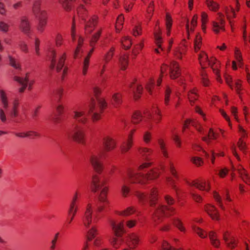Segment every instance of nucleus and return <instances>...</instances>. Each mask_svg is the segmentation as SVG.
<instances>
[{"mask_svg":"<svg viewBox=\"0 0 250 250\" xmlns=\"http://www.w3.org/2000/svg\"><path fill=\"white\" fill-rule=\"evenodd\" d=\"M165 170V166L163 165L150 169L146 174L136 171L133 168H129L127 170L126 175L130 184L145 185L148 181L157 179L161 174L160 171H164Z\"/></svg>","mask_w":250,"mask_h":250,"instance_id":"f257e3e1","label":"nucleus"},{"mask_svg":"<svg viewBox=\"0 0 250 250\" xmlns=\"http://www.w3.org/2000/svg\"><path fill=\"white\" fill-rule=\"evenodd\" d=\"M0 101L1 107H0V120L2 122L6 121V116H10L12 118L18 116L19 111L20 103L18 100H15L12 104L11 109L8 102L7 94L3 89H0Z\"/></svg>","mask_w":250,"mask_h":250,"instance_id":"f03ea898","label":"nucleus"},{"mask_svg":"<svg viewBox=\"0 0 250 250\" xmlns=\"http://www.w3.org/2000/svg\"><path fill=\"white\" fill-rule=\"evenodd\" d=\"M165 200L168 206L160 205L155 210L152 219L156 224H159L164 218L165 216H170L176 213V208L171 206L175 203L174 198L169 195L165 196Z\"/></svg>","mask_w":250,"mask_h":250,"instance_id":"7ed1b4c3","label":"nucleus"},{"mask_svg":"<svg viewBox=\"0 0 250 250\" xmlns=\"http://www.w3.org/2000/svg\"><path fill=\"white\" fill-rule=\"evenodd\" d=\"M101 218V214L95 211L92 203H88L84 208L82 217L83 226L85 228H89L91 225L97 223Z\"/></svg>","mask_w":250,"mask_h":250,"instance_id":"20e7f679","label":"nucleus"},{"mask_svg":"<svg viewBox=\"0 0 250 250\" xmlns=\"http://www.w3.org/2000/svg\"><path fill=\"white\" fill-rule=\"evenodd\" d=\"M49 57L51 60V62L49 67L51 69H56L57 72H60L63 68L64 62L66 58V54L65 52L60 55L58 61L57 62V54L54 49H52L49 54Z\"/></svg>","mask_w":250,"mask_h":250,"instance_id":"39448f33","label":"nucleus"},{"mask_svg":"<svg viewBox=\"0 0 250 250\" xmlns=\"http://www.w3.org/2000/svg\"><path fill=\"white\" fill-rule=\"evenodd\" d=\"M14 80L18 82L22 85L19 90L20 93L23 92L27 86L29 90L31 89L32 86L35 83L34 76L31 72L26 73L24 78L19 76H15Z\"/></svg>","mask_w":250,"mask_h":250,"instance_id":"423d86ee","label":"nucleus"},{"mask_svg":"<svg viewBox=\"0 0 250 250\" xmlns=\"http://www.w3.org/2000/svg\"><path fill=\"white\" fill-rule=\"evenodd\" d=\"M103 155L102 152L97 154H93L89 158L90 163L94 170L99 174H101L104 169V163L101 160Z\"/></svg>","mask_w":250,"mask_h":250,"instance_id":"0eeeda50","label":"nucleus"},{"mask_svg":"<svg viewBox=\"0 0 250 250\" xmlns=\"http://www.w3.org/2000/svg\"><path fill=\"white\" fill-rule=\"evenodd\" d=\"M212 31L215 34H219L225 31V21L223 13H217V18L216 20L212 21Z\"/></svg>","mask_w":250,"mask_h":250,"instance_id":"6e6552de","label":"nucleus"},{"mask_svg":"<svg viewBox=\"0 0 250 250\" xmlns=\"http://www.w3.org/2000/svg\"><path fill=\"white\" fill-rule=\"evenodd\" d=\"M208 66L211 67L213 73L216 76V81L220 83H222L223 82V80L222 79L220 73V61L217 59L215 57H210V63Z\"/></svg>","mask_w":250,"mask_h":250,"instance_id":"1a4fd4ad","label":"nucleus"},{"mask_svg":"<svg viewBox=\"0 0 250 250\" xmlns=\"http://www.w3.org/2000/svg\"><path fill=\"white\" fill-rule=\"evenodd\" d=\"M136 131V129H131L128 134L126 139L121 145L120 149L122 153H127L133 146L134 143L133 137Z\"/></svg>","mask_w":250,"mask_h":250,"instance_id":"9d476101","label":"nucleus"},{"mask_svg":"<svg viewBox=\"0 0 250 250\" xmlns=\"http://www.w3.org/2000/svg\"><path fill=\"white\" fill-rule=\"evenodd\" d=\"M71 139L75 142L81 144L85 143L86 135L83 129L79 126H77L73 132L71 134Z\"/></svg>","mask_w":250,"mask_h":250,"instance_id":"9b49d317","label":"nucleus"},{"mask_svg":"<svg viewBox=\"0 0 250 250\" xmlns=\"http://www.w3.org/2000/svg\"><path fill=\"white\" fill-rule=\"evenodd\" d=\"M204 210L212 220H220V215L219 210L214 205L211 204L205 205Z\"/></svg>","mask_w":250,"mask_h":250,"instance_id":"f8f14e48","label":"nucleus"},{"mask_svg":"<svg viewBox=\"0 0 250 250\" xmlns=\"http://www.w3.org/2000/svg\"><path fill=\"white\" fill-rule=\"evenodd\" d=\"M103 145L106 152H110L117 147V142L110 135H105L103 138Z\"/></svg>","mask_w":250,"mask_h":250,"instance_id":"ddd939ff","label":"nucleus"},{"mask_svg":"<svg viewBox=\"0 0 250 250\" xmlns=\"http://www.w3.org/2000/svg\"><path fill=\"white\" fill-rule=\"evenodd\" d=\"M223 239L227 247L231 250L234 249L237 246L236 238L228 230L224 232Z\"/></svg>","mask_w":250,"mask_h":250,"instance_id":"4468645a","label":"nucleus"},{"mask_svg":"<svg viewBox=\"0 0 250 250\" xmlns=\"http://www.w3.org/2000/svg\"><path fill=\"white\" fill-rule=\"evenodd\" d=\"M73 118L79 123L82 124H86L88 121L85 111L82 108H78L73 111Z\"/></svg>","mask_w":250,"mask_h":250,"instance_id":"2eb2a0df","label":"nucleus"},{"mask_svg":"<svg viewBox=\"0 0 250 250\" xmlns=\"http://www.w3.org/2000/svg\"><path fill=\"white\" fill-rule=\"evenodd\" d=\"M128 247L130 249H135L141 243L140 236L136 233H131L128 235Z\"/></svg>","mask_w":250,"mask_h":250,"instance_id":"dca6fc26","label":"nucleus"},{"mask_svg":"<svg viewBox=\"0 0 250 250\" xmlns=\"http://www.w3.org/2000/svg\"><path fill=\"white\" fill-rule=\"evenodd\" d=\"M19 27V29L23 33L29 34L31 30V25L29 19L25 16L21 17Z\"/></svg>","mask_w":250,"mask_h":250,"instance_id":"f3484780","label":"nucleus"},{"mask_svg":"<svg viewBox=\"0 0 250 250\" xmlns=\"http://www.w3.org/2000/svg\"><path fill=\"white\" fill-rule=\"evenodd\" d=\"M154 41L157 47L154 49V51L156 53L159 54L163 50L162 46L163 40L162 37V32L159 29L158 32L156 31L154 33Z\"/></svg>","mask_w":250,"mask_h":250,"instance_id":"a211bd4d","label":"nucleus"},{"mask_svg":"<svg viewBox=\"0 0 250 250\" xmlns=\"http://www.w3.org/2000/svg\"><path fill=\"white\" fill-rule=\"evenodd\" d=\"M181 74V71L179 63L175 61H173L170 63L169 66V77L171 79L177 78Z\"/></svg>","mask_w":250,"mask_h":250,"instance_id":"6ab92c4d","label":"nucleus"},{"mask_svg":"<svg viewBox=\"0 0 250 250\" xmlns=\"http://www.w3.org/2000/svg\"><path fill=\"white\" fill-rule=\"evenodd\" d=\"M184 42L185 40H183L182 42L174 49L173 54L177 59L182 60L186 54L187 48Z\"/></svg>","mask_w":250,"mask_h":250,"instance_id":"aec40b11","label":"nucleus"},{"mask_svg":"<svg viewBox=\"0 0 250 250\" xmlns=\"http://www.w3.org/2000/svg\"><path fill=\"white\" fill-rule=\"evenodd\" d=\"M112 229L114 235L117 237H122L124 232V224L123 221L112 222Z\"/></svg>","mask_w":250,"mask_h":250,"instance_id":"412c9836","label":"nucleus"},{"mask_svg":"<svg viewBox=\"0 0 250 250\" xmlns=\"http://www.w3.org/2000/svg\"><path fill=\"white\" fill-rule=\"evenodd\" d=\"M89 113H93L91 116V119L93 122H96L100 120L101 118V114L102 113H100L99 110L98 112L96 111V105L94 100H93L89 106Z\"/></svg>","mask_w":250,"mask_h":250,"instance_id":"4be33fe9","label":"nucleus"},{"mask_svg":"<svg viewBox=\"0 0 250 250\" xmlns=\"http://www.w3.org/2000/svg\"><path fill=\"white\" fill-rule=\"evenodd\" d=\"M199 63L202 68L204 70L207 67L210 63V58L208 57L207 54L205 51H201L198 55Z\"/></svg>","mask_w":250,"mask_h":250,"instance_id":"5701e85b","label":"nucleus"},{"mask_svg":"<svg viewBox=\"0 0 250 250\" xmlns=\"http://www.w3.org/2000/svg\"><path fill=\"white\" fill-rule=\"evenodd\" d=\"M105 184V182H103L102 185L100 184V178L97 175L94 174L92 177L91 181V190L94 192H96L101 187Z\"/></svg>","mask_w":250,"mask_h":250,"instance_id":"b1692460","label":"nucleus"},{"mask_svg":"<svg viewBox=\"0 0 250 250\" xmlns=\"http://www.w3.org/2000/svg\"><path fill=\"white\" fill-rule=\"evenodd\" d=\"M146 111L143 112L140 111H135L134 112L131 117V122L133 124L138 125L141 123L144 118V115L146 114Z\"/></svg>","mask_w":250,"mask_h":250,"instance_id":"393cba45","label":"nucleus"},{"mask_svg":"<svg viewBox=\"0 0 250 250\" xmlns=\"http://www.w3.org/2000/svg\"><path fill=\"white\" fill-rule=\"evenodd\" d=\"M97 21L96 16H93L90 18L85 26V32L86 34H90L93 31L97 24Z\"/></svg>","mask_w":250,"mask_h":250,"instance_id":"a878e982","label":"nucleus"},{"mask_svg":"<svg viewBox=\"0 0 250 250\" xmlns=\"http://www.w3.org/2000/svg\"><path fill=\"white\" fill-rule=\"evenodd\" d=\"M123 95L120 92H115L113 94L111 100V104L115 108H118L123 102Z\"/></svg>","mask_w":250,"mask_h":250,"instance_id":"bb28decb","label":"nucleus"},{"mask_svg":"<svg viewBox=\"0 0 250 250\" xmlns=\"http://www.w3.org/2000/svg\"><path fill=\"white\" fill-rule=\"evenodd\" d=\"M129 57L127 54H121L118 59V64L122 70H125L128 67Z\"/></svg>","mask_w":250,"mask_h":250,"instance_id":"cd10ccee","label":"nucleus"},{"mask_svg":"<svg viewBox=\"0 0 250 250\" xmlns=\"http://www.w3.org/2000/svg\"><path fill=\"white\" fill-rule=\"evenodd\" d=\"M237 170L238 171L240 177L242 180L247 184L250 185V176L247 170L241 165H239L237 167Z\"/></svg>","mask_w":250,"mask_h":250,"instance_id":"c85d7f7f","label":"nucleus"},{"mask_svg":"<svg viewBox=\"0 0 250 250\" xmlns=\"http://www.w3.org/2000/svg\"><path fill=\"white\" fill-rule=\"evenodd\" d=\"M173 226L176 227L181 232L185 233L187 229L182 219L178 217H175L172 219Z\"/></svg>","mask_w":250,"mask_h":250,"instance_id":"c756f323","label":"nucleus"},{"mask_svg":"<svg viewBox=\"0 0 250 250\" xmlns=\"http://www.w3.org/2000/svg\"><path fill=\"white\" fill-rule=\"evenodd\" d=\"M77 16L79 20L84 21L88 15V12L84 6L83 4L80 5L77 8Z\"/></svg>","mask_w":250,"mask_h":250,"instance_id":"7c9ffc66","label":"nucleus"},{"mask_svg":"<svg viewBox=\"0 0 250 250\" xmlns=\"http://www.w3.org/2000/svg\"><path fill=\"white\" fill-rule=\"evenodd\" d=\"M208 237L211 244L214 247L219 248L221 245V242L218 238L217 233L214 231H210L208 233Z\"/></svg>","mask_w":250,"mask_h":250,"instance_id":"2f4dec72","label":"nucleus"},{"mask_svg":"<svg viewBox=\"0 0 250 250\" xmlns=\"http://www.w3.org/2000/svg\"><path fill=\"white\" fill-rule=\"evenodd\" d=\"M198 18V15L195 14L193 16L190 23L188 21L187 22L186 24V29L188 37L189 35L190 32H192L196 26Z\"/></svg>","mask_w":250,"mask_h":250,"instance_id":"473e14b6","label":"nucleus"},{"mask_svg":"<svg viewBox=\"0 0 250 250\" xmlns=\"http://www.w3.org/2000/svg\"><path fill=\"white\" fill-rule=\"evenodd\" d=\"M121 237H122L116 236L114 235V236L110 239V243L113 248L118 249L122 245L124 240Z\"/></svg>","mask_w":250,"mask_h":250,"instance_id":"72a5a7b5","label":"nucleus"},{"mask_svg":"<svg viewBox=\"0 0 250 250\" xmlns=\"http://www.w3.org/2000/svg\"><path fill=\"white\" fill-rule=\"evenodd\" d=\"M158 190L156 188H153L151 189L149 195L150 205L151 206H154L158 200Z\"/></svg>","mask_w":250,"mask_h":250,"instance_id":"f704fd0d","label":"nucleus"},{"mask_svg":"<svg viewBox=\"0 0 250 250\" xmlns=\"http://www.w3.org/2000/svg\"><path fill=\"white\" fill-rule=\"evenodd\" d=\"M209 21L208 16L207 12L202 11L201 13V28L206 33L207 25Z\"/></svg>","mask_w":250,"mask_h":250,"instance_id":"c9c22d12","label":"nucleus"},{"mask_svg":"<svg viewBox=\"0 0 250 250\" xmlns=\"http://www.w3.org/2000/svg\"><path fill=\"white\" fill-rule=\"evenodd\" d=\"M98 234L97 226H93L87 232L86 237L89 241H92Z\"/></svg>","mask_w":250,"mask_h":250,"instance_id":"e433bc0d","label":"nucleus"},{"mask_svg":"<svg viewBox=\"0 0 250 250\" xmlns=\"http://www.w3.org/2000/svg\"><path fill=\"white\" fill-rule=\"evenodd\" d=\"M218 133L214 131L210 128L209 129L207 137H203V140L207 143H209L210 140H216L218 137Z\"/></svg>","mask_w":250,"mask_h":250,"instance_id":"4c0bfd02","label":"nucleus"},{"mask_svg":"<svg viewBox=\"0 0 250 250\" xmlns=\"http://www.w3.org/2000/svg\"><path fill=\"white\" fill-rule=\"evenodd\" d=\"M198 90L196 88L190 90L188 94V99L191 105H192L195 101L198 98Z\"/></svg>","mask_w":250,"mask_h":250,"instance_id":"58836bf2","label":"nucleus"},{"mask_svg":"<svg viewBox=\"0 0 250 250\" xmlns=\"http://www.w3.org/2000/svg\"><path fill=\"white\" fill-rule=\"evenodd\" d=\"M192 229L200 238H206L207 237L208 233L206 231L197 226L193 224L192 225Z\"/></svg>","mask_w":250,"mask_h":250,"instance_id":"ea45409f","label":"nucleus"},{"mask_svg":"<svg viewBox=\"0 0 250 250\" xmlns=\"http://www.w3.org/2000/svg\"><path fill=\"white\" fill-rule=\"evenodd\" d=\"M166 180L167 184L169 186H171L172 187V188L174 190L176 195L177 196H179V194L180 193V189L176 186V184H175V181L174 179V178L170 176H167L166 178Z\"/></svg>","mask_w":250,"mask_h":250,"instance_id":"a19ab883","label":"nucleus"},{"mask_svg":"<svg viewBox=\"0 0 250 250\" xmlns=\"http://www.w3.org/2000/svg\"><path fill=\"white\" fill-rule=\"evenodd\" d=\"M206 4L208 9L211 11L216 12L219 8V4L213 0H206Z\"/></svg>","mask_w":250,"mask_h":250,"instance_id":"79ce46f5","label":"nucleus"},{"mask_svg":"<svg viewBox=\"0 0 250 250\" xmlns=\"http://www.w3.org/2000/svg\"><path fill=\"white\" fill-rule=\"evenodd\" d=\"M202 45V38L201 35L198 33L196 35L194 40V49L195 52H198Z\"/></svg>","mask_w":250,"mask_h":250,"instance_id":"37998d69","label":"nucleus"},{"mask_svg":"<svg viewBox=\"0 0 250 250\" xmlns=\"http://www.w3.org/2000/svg\"><path fill=\"white\" fill-rule=\"evenodd\" d=\"M201 82L204 86H209L211 84L208 76L204 70H202L200 73Z\"/></svg>","mask_w":250,"mask_h":250,"instance_id":"c03bdc74","label":"nucleus"},{"mask_svg":"<svg viewBox=\"0 0 250 250\" xmlns=\"http://www.w3.org/2000/svg\"><path fill=\"white\" fill-rule=\"evenodd\" d=\"M115 51V48L114 46H112L109 49V50L105 53L104 57V62L105 63H108L112 59L114 52Z\"/></svg>","mask_w":250,"mask_h":250,"instance_id":"a18cd8bd","label":"nucleus"},{"mask_svg":"<svg viewBox=\"0 0 250 250\" xmlns=\"http://www.w3.org/2000/svg\"><path fill=\"white\" fill-rule=\"evenodd\" d=\"M138 151L140 155L146 157L152 153L153 150L147 147L140 146L138 148Z\"/></svg>","mask_w":250,"mask_h":250,"instance_id":"49530a36","label":"nucleus"},{"mask_svg":"<svg viewBox=\"0 0 250 250\" xmlns=\"http://www.w3.org/2000/svg\"><path fill=\"white\" fill-rule=\"evenodd\" d=\"M154 83V79L152 78H150L146 83L145 88L149 95H152L153 94Z\"/></svg>","mask_w":250,"mask_h":250,"instance_id":"de8ad7c7","label":"nucleus"},{"mask_svg":"<svg viewBox=\"0 0 250 250\" xmlns=\"http://www.w3.org/2000/svg\"><path fill=\"white\" fill-rule=\"evenodd\" d=\"M124 17L122 14L120 15L117 18L115 24L116 32L119 33L123 27Z\"/></svg>","mask_w":250,"mask_h":250,"instance_id":"09e8293b","label":"nucleus"},{"mask_svg":"<svg viewBox=\"0 0 250 250\" xmlns=\"http://www.w3.org/2000/svg\"><path fill=\"white\" fill-rule=\"evenodd\" d=\"M172 19L169 14H167L166 17V33L167 36L170 35L171 27L172 25Z\"/></svg>","mask_w":250,"mask_h":250,"instance_id":"8fccbe9b","label":"nucleus"},{"mask_svg":"<svg viewBox=\"0 0 250 250\" xmlns=\"http://www.w3.org/2000/svg\"><path fill=\"white\" fill-rule=\"evenodd\" d=\"M96 100L98 103V110L100 111V113H103L104 110L106 108L107 103L105 99L103 97L97 98Z\"/></svg>","mask_w":250,"mask_h":250,"instance_id":"3c124183","label":"nucleus"},{"mask_svg":"<svg viewBox=\"0 0 250 250\" xmlns=\"http://www.w3.org/2000/svg\"><path fill=\"white\" fill-rule=\"evenodd\" d=\"M84 39L82 36H79L78 41V44L77 48L74 52V58H77L79 57V55L83 52V51L81 49V47L83 42Z\"/></svg>","mask_w":250,"mask_h":250,"instance_id":"603ef678","label":"nucleus"},{"mask_svg":"<svg viewBox=\"0 0 250 250\" xmlns=\"http://www.w3.org/2000/svg\"><path fill=\"white\" fill-rule=\"evenodd\" d=\"M234 58L238 62V66L240 67H242L243 64L242 53L237 47H235L234 49Z\"/></svg>","mask_w":250,"mask_h":250,"instance_id":"864d4df0","label":"nucleus"},{"mask_svg":"<svg viewBox=\"0 0 250 250\" xmlns=\"http://www.w3.org/2000/svg\"><path fill=\"white\" fill-rule=\"evenodd\" d=\"M144 43L142 42L134 46L132 51V56L133 59H134L137 57V55L140 53V51L144 47Z\"/></svg>","mask_w":250,"mask_h":250,"instance_id":"5fc2aeb1","label":"nucleus"},{"mask_svg":"<svg viewBox=\"0 0 250 250\" xmlns=\"http://www.w3.org/2000/svg\"><path fill=\"white\" fill-rule=\"evenodd\" d=\"M167 68H168V65L167 64L164 63L162 64L161 67V73H160L159 78L158 79V80L157 81V85L158 86H159L161 85L162 82L163 77L164 74L166 73Z\"/></svg>","mask_w":250,"mask_h":250,"instance_id":"6e6d98bb","label":"nucleus"},{"mask_svg":"<svg viewBox=\"0 0 250 250\" xmlns=\"http://www.w3.org/2000/svg\"><path fill=\"white\" fill-rule=\"evenodd\" d=\"M121 43L123 48L125 49H129L132 44L131 39L129 36L123 37L121 41Z\"/></svg>","mask_w":250,"mask_h":250,"instance_id":"4d7b16f0","label":"nucleus"},{"mask_svg":"<svg viewBox=\"0 0 250 250\" xmlns=\"http://www.w3.org/2000/svg\"><path fill=\"white\" fill-rule=\"evenodd\" d=\"M197 189L201 191L208 192L210 189V182L208 181L200 182Z\"/></svg>","mask_w":250,"mask_h":250,"instance_id":"13d9d810","label":"nucleus"},{"mask_svg":"<svg viewBox=\"0 0 250 250\" xmlns=\"http://www.w3.org/2000/svg\"><path fill=\"white\" fill-rule=\"evenodd\" d=\"M136 209L134 207L130 206L121 211L119 214L124 216H128L133 214L136 212Z\"/></svg>","mask_w":250,"mask_h":250,"instance_id":"bf43d9fd","label":"nucleus"},{"mask_svg":"<svg viewBox=\"0 0 250 250\" xmlns=\"http://www.w3.org/2000/svg\"><path fill=\"white\" fill-rule=\"evenodd\" d=\"M143 90V87L142 85L141 84H137L136 89L133 91L134 100H137L140 98Z\"/></svg>","mask_w":250,"mask_h":250,"instance_id":"052dcab7","label":"nucleus"},{"mask_svg":"<svg viewBox=\"0 0 250 250\" xmlns=\"http://www.w3.org/2000/svg\"><path fill=\"white\" fill-rule=\"evenodd\" d=\"M130 192V187L125 183H124L121 188V194L124 198L127 197Z\"/></svg>","mask_w":250,"mask_h":250,"instance_id":"680f3d73","label":"nucleus"},{"mask_svg":"<svg viewBox=\"0 0 250 250\" xmlns=\"http://www.w3.org/2000/svg\"><path fill=\"white\" fill-rule=\"evenodd\" d=\"M212 196L215 201L217 203L219 207L222 209H225V207L223 204L221 197L219 195V193L214 190L213 191Z\"/></svg>","mask_w":250,"mask_h":250,"instance_id":"e2e57ef3","label":"nucleus"},{"mask_svg":"<svg viewBox=\"0 0 250 250\" xmlns=\"http://www.w3.org/2000/svg\"><path fill=\"white\" fill-rule=\"evenodd\" d=\"M136 0H124V7L126 12L130 11L135 2Z\"/></svg>","mask_w":250,"mask_h":250,"instance_id":"0e129e2a","label":"nucleus"},{"mask_svg":"<svg viewBox=\"0 0 250 250\" xmlns=\"http://www.w3.org/2000/svg\"><path fill=\"white\" fill-rule=\"evenodd\" d=\"M74 0H59V3L62 5V8L66 11H70L72 8L71 1Z\"/></svg>","mask_w":250,"mask_h":250,"instance_id":"69168bd1","label":"nucleus"},{"mask_svg":"<svg viewBox=\"0 0 250 250\" xmlns=\"http://www.w3.org/2000/svg\"><path fill=\"white\" fill-rule=\"evenodd\" d=\"M142 138L145 144H148L152 140V133L148 130L146 131L143 133Z\"/></svg>","mask_w":250,"mask_h":250,"instance_id":"338daca9","label":"nucleus"},{"mask_svg":"<svg viewBox=\"0 0 250 250\" xmlns=\"http://www.w3.org/2000/svg\"><path fill=\"white\" fill-rule=\"evenodd\" d=\"M161 250H182L181 249H176L172 247L166 240H163L161 244Z\"/></svg>","mask_w":250,"mask_h":250,"instance_id":"774afa93","label":"nucleus"}]
</instances>
